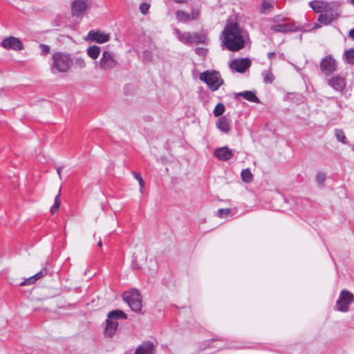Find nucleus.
<instances>
[{"instance_id": "4", "label": "nucleus", "mask_w": 354, "mask_h": 354, "mask_svg": "<svg viewBox=\"0 0 354 354\" xmlns=\"http://www.w3.org/2000/svg\"><path fill=\"white\" fill-rule=\"evenodd\" d=\"M123 299L133 311L136 313L141 311L142 296L138 290L133 289L129 292H126L123 295Z\"/></svg>"}, {"instance_id": "45", "label": "nucleus", "mask_w": 354, "mask_h": 354, "mask_svg": "<svg viewBox=\"0 0 354 354\" xmlns=\"http://www.w3.org/2000/svg\"><path fill=\"white\" fill-rule=\"evenodd\" d=\"M286 20V18L281 16V15H276L273 17L272 21L274 23H279V22H283Z\"/></svg>"}, {"instance_id": "19", "label": "nucleus", "mask_w": 354, "mask_h": 354, "mask_svg": "<svg viewBox=\"0 0 354 354\" xmlns=\"http://www.w3.org/2000/svg\"><path fill=\"white\" fill-rule=\"evenodd\" d=\"M338 17L337 12L321 13L318 17V21L324 25H328Z\"/></svg>"}, {"instance_id": "5", "label": "nucleus", "mask_w": 354, "mask_h": 354, "mask_svg": "<svg viewBox=\"0 0 354 354\" xmlns=\"http://www.w3.org/2000/svg\"><path fill=\"white\" fill-rule=\"evenodd\" d=\"M353 301L354 295L347 290H342L336 301L335 309L343 313L348 312L349 310V305H351Z\"/></svg>"}, {"instance_id": "52", "label": "nucleus", "mask_w": 354, "mask_h": 354, "mask_svg": "<svg viewBox=\"0 0 354 354\" xmlns=\"http://www.w3.org/2000/svg\"><path fill=\"white\" fill-rule=\"evenodd\" d=\"M348 3L353 5L354 6V0H348Z\"/></svg>"}, {"instance_id": "3", "label": "nucleus", "mask_w": 354, "mask_h": 354, "mask_svg": "<svg viewBox=\"0 0 354 354\" xmlns=\"http://www.w3.org/2000/svg\"><path fill=\"white\" fill-rule=\"evenodd\" d=\"M199 79L204 82L212 91H217L224 83L220 73L216 71H206L201 73Z\"/></svg>"}, {"instance_id": "43", "label": "nucleus", "mask_w": 354, "mask_h": 354, "mask_svg": "<svg viewBox=\"0 0 354 354\" xmlns=\"http://www.w3.org/2000/svg\"><path fill=\"white\" fill-rule=\"evenodd\" d=\"M329 3V8L328 7L327 8V10H324V13H330V12H337L334 9H333V7L335 6V2H328Z\"/></svg>"}, {"instance_id": "21", "label": "nucleus", "mask_w": 354, "mask_h": 354, "mask_svg": "<svg viewBox=\"0 0 354 354\" xmlns=\"http://www.w3.org/2000/svg\"><path fill=\"white\" fill-rule=\"evenodd\" d=\"M217 128L224 133H228L230 130V125L225 116L221 117L216 122Z\"/></svg>"}, {"instance_id": "33", "label": "nucleus", "mask_w": 354, "mask_h": 354, "mask_svg": "<svg viewBox=\"0 0 354 354\" xmlns=\"http://www.w3.org/2000/svg\"><path fill=\"white\" fill-rule=\"evenodd\" d=\"M335 133L338 141L344 144L346 143V138L342 129H335Z\"/></svg>"}, {"instance_id": "51", "label": "nucleus", "mask_w": 354, "mask_h": 354, "mask_svg": "<svg viewBox=\"0 0 354 354\" xmlns=\"http://www.w3.org/2000/svg\"><path fill=\"white\" fill-rule=\"evenodd\" d=\"M139 183V185L140 186V188H142L144 187V185H145V182L143 180L142 178H140V180L138 181Z\"/></svg>"}, {"instance_id": "11", "label": "nucleus", "mask_w": 354, "mask_h": 354, "mask_svg": "<svg viewBox=\"0 0 354 354\" xmlns=\"http://www.w3.org/2000/svg\"><path fill=\"white\" fill-rule=\"evenodd\" d=\"M327 84L334 90L342 92L346 87V79L340 75H336L331 78L328 79Z\"/></svg>"}, {"instance_id": "41", "label": "nucleus", "mask_w": 354, "mask_h": 354, "mask_svg": "<svg viewBox=\"0 0 354 354\" xmlns=\"http://www.w3.org/2000/svg\"><path fill=\"white\" fill-rule=\"evenodd\" d=\"M35 281H35V278L33 277V276H32V277L26 279L24 281L21 282L20 283V286H27V285L33 284Z\"/></svg>"}, {"instance_id": "38", "label": "nucleus", "mask_w": 354, "mask_h": 354, "mask_svg": "<svg viewBox=\"0 0 354 354\" xmlns=\"http://www.w3.org/2000/svg\"><path fill=\"white\" fill-rule=\"evenodd\" d=\"M230 212V209H228V208H222V209H219L218 211H217V216L220 217V218H223L226 216H227Z\"/></svg>"}, {"instance_id": "36", "label": "nucleus", "mask_w": 354, "mask_h": 354, "mask_svg": "<svg viewBox=\"0 0 354 354\" xmlns=\"http://www.w3.org/2000/svg\"><path fill=\"white\" fill-rule=\"evenodd\" d=\"M326 180V174L319 171L316 175V181L319 185H323Z\"/></svg>"}, {"instance_id": "30", "label": "nucleus", "mask_w": 354, "mask_h": 354, "mask_svg": "<svg viewBox=\"0 0 354 354\" xmlns=\"http://www.w3.org/2000/svg\"><path fill=\"white\" fill-rule=\"evenodd\" d=\"M262 76L263 82L266 84H272L274 80V76L270 68L267 71H263L262 72Z\"/></svg>"}, {"instance_id": "39", "label": "nucleus", "mask_w": 354, "mask_h": 354, "mask_svg": "<svg viewBox=\"0 0 354 354\" xmlns=\"http://www.w3.org/2000/svg\"><path fill=\"white\" fill-rule=\"evenodd\" d=\"M39 48L41 49V54L42 55H46L50 53V48L46 44H41L39 45Z\"/></svg>"}, {"instance_id": "2", "label": "nucleus", "mask_w": 354, "mask_h": 354, "mask_svg": "<svg viewBox=\"0 0 354 354\" xmlns=\"http://www.w3.org/2000/svg\"><path fill=\"white\" fill-rule=\"evenodd\" d=\"M52 58L53 63L50 65V70L54 74L68 71L73 64V59L69 53L59 51L55 52Z\"/></svg>"}, {"instance_id": "20", "label": "nucleus", "mask_w": 354, "mask_h": 354, "mask_svg": "<svg viewBox=\"0 0 354 354\" xmlns=\"http://www.w3.org/2000/svg\"><path fill=\"white\" fill-rule=\"evenodd\" d=\"M118 324H114L113 323L112 321L109 320V321H107L106 319L105 320V327H104V335L105 337H112L117 329H118Z\"/></svg>"}, {"instance_id": "44", "label": "nucleus", "mask_w": 354, "mask_h": 354, "mask_svg": "<svg viewBox=\"0 0 354 354\" xmlns=\"http://www.w3.org/2000/svg\"><path fill=\"white\" fill-rule=\"evenodd\" d=\"M195 53L198 55H205L207 53V49L198 47L195 49Z\"/></svg>"}, {"instance_id": "35", "label": "nucleus", "mask_w": 354, "mask_h": 354, "mask_svg": "<svg viewBox=\"0 0 354 354\" xmlns=\"http://www.w3.org/2000/svg\"><path fill=\"white\" fill-rule=\"evenodd\" d=\"M74 65L79 68H83L86 66L85 61L82 57H77L74 60Z\"/></svg>"}, {"instance_id": "23", "label": "nucleus", "mask_w": 354, "mask_h": 354, "mask_svg": "<svg viewBox=\"0 0 354 354\" xmlns=\"http://www.w3.org/2000/svg\"><path fill=\"white\" fill-rule=\"evenodd\" d=\"M223 339L222 338H213L209 340L205 341L203 342V347L202 349L210 348H218L219 349L222 348L221 346L215 345L214 343L223 342Z\"/></svg>"}, {"instance_id": "42", "label": "nucleus", "mask_w": 354, "mask_h": 354, "mask_svg": "<svg viewBox=\"0 0 354 354\" xmlns=\"http://www.w3.org/2000/svg\"><path fill=\"white\" fill-rule=\"evenodd\" d=\"M199 17H200V12L198 10H193L192 11L191 14H189L190 21L191 20H196L199 18Z\"/></svg>"}, {"instance_id": "22", "label": "nucleus", "mask_w": 354, "mask_h": 354, "mask_svg": "<svg viewBox=\"0 0 354 354\" xmlns=\"http://www.w3.org/2000/svg\"><path fill=\"white\" fill-rule=\"evenodd\" d=\"M175 33L179 41L185 44H192L190 32H181L178 29H175Z\"/></svg>"}, {"instance_id": "28", "label": "nucleus", "mask_w": 354, "mask_h": 354, "mask_svg": "<svg viewBox=\"0 0 354 354\" xmlns=\"http://www.w3.org/2000/svg\"><path fill=\"white\" fill-rule=\"evenodd\" d=\"M176 19L179 22L186 24L190 21L189 14L183 10H178L176 12Z\"/></svg>"}, {"instance_id": "26", "label": "nucleus", "mask_w": 354, "mask_h": 354, "mask_svg": "<svg viewBox=\"0 0 354 354\" xmlns=\"http://www.w3.org/2000/svg\"><path fill=\"white\" fill-rule=\"evenodd\" d=\"M274 8V4L268 0H263L259 7L261 14H267Z\"/></svg>"}, {"instance_id": "29", "label": "nucleus", "mask_w": 354, "mask_h": 354, "mask_svg": "<svg viewBox=\"0 0 354 354\" xmlns=\"http://www.w3.org/2000/svg\"><path fill=\"white\" fill-rule=\"evenodd\" d=\"M61 205V188L59 189L58 194L56 195L54 201L53 205L50 207V212L52 214H55Z\"/></svg>"}, {"instance_id": "15", "label": "nucleus", "mask_w": 354, "mask_h": 354, "mask_svg": "<svg viewBox=\"0 0 354 354\" xmlns=\"http://www.w3.org/2000/svg\"><path fill=\"white\" fill-rule=\"evenodd\" d=\"M214 156L222 161H227L232 157V152L227 147H223L215 150Z\"/></svg>"}, {"instance_id": "13", "label": "nucleus", "mask_w": 354, "mask_h": 354, "mask_svg": "<svg viewBox=\"0 0 354 354\" xmlns=\"http://www.w3.org/2000/svg\"><path fill=\"white\" fill-rule=\"evenodd\" d=\"M86 38L98 44H104L109 41L110 35L100 30H92L88 32Z\"/></svg>"}, {"instance_id": "10", "label": "nucleus", "mask_w": 354, "mask_h": 354, "mask_svg": "<svg viewBox=\"0 0 354 354\" xmlns=\"http://www.w3.org/2000/svg\"><path fill=\"white\" fill-rule=\"evenodd\" d=\"M251 66V61L249 58L235 59L230 64V68L238 72L244 73Z\"/></svg>"}, {"instance_id": "54", "label": "nucleus", "mask_w": 354, "mask_h": 354, "mask_svg": "<svg viewBox=\"0 0 354 354\" xmlns=\"http://www.w3.org/2000/svg\"><path fill=\"white\" fill-rule=\"evenodd\" d=\"M239 348H249L248 346H239L238 347Z\"/></svg>"}, {"instance_id": "1", "label": "nucleus", "mask_w": 354, "mask_h": 354, "mask_svg": "<svg viewBox=\"0 0 354 354\" xmlns=\"http://www.w3.org/2000/svg\"><path fill=\"white\" fill-rule=\"evenodd\" d=\"M223 43L225 48L232 52L238 51L245 46V40L241 30L236 23L227 25L223 30Z\"/></svg>"}, {"instance_id": "17", "label": "nucleus", "mask_w": 354, "mask_h": 354, "mask_svg": "<svg viewBox=\"0 0 354 354\" xmlns=\"http://www.w3.org/2000/svg\"><path fill=\"white\" fill-rule=\"evenodd\" d=\"M235 99L238 97H243L244 99L250 102L259 103L260 100L256 95L255 91H245L239 93H234Z\"/></svg>"}, {"instance_id": "12", "label": "nucleus", "mask_w": 354, "mask_h": 354, "mask_svg": "<svg viewBox=\"0 0 354 354\" xmlns=\"http://www.w3.org/2000/svg\"><path fill=\"white\" fill-rule=\"evenodd\" d=\"M90 4L89 0H75L71 6V12L73 16H81L86 10L88 5Z\"/></svg>"}, {"instance_id": "40", "label": "nucleus", "mask_w": 354, "mask_h": 354, "mask_svg": "<svg viewBox=\"0 0 354 354\" xmlns=\"http://www.w3.org/2000/svg\"><path fill=\"white\" fill-rule=\"evenodd\" d=\"M142 56H143V59L146 62H151L153 59V55L148 50H144V52L142 53Z\"/></svg>"}, {"instance_id": "6", "label": "nucleus", "mask_w": 354, "mask_h": 354, "mask_svg": "<svg viewBox=\"0 0 354 354\" xmlns=\"http://www.w3.org/2000/svg\"><path fill=\"white\" fill-rule=\"evenodd\" d=\"M319 68L326 76H330L337 71V62L331 55H328L322 59Z\"/></svg>"}, {"instance_id": "27", "label": "nucleus", "mask_w": 354, "mask_h": 354, "mask_svg": "<svg viewBox=\"0 0 354 354\" xmlns=\"http://www.w3.org/2000/svg\"><path fill=\"white\" fill-rule=\"evenodd\" d=\"M207 38L205 35L197 32L191 33L192 44H205Z\"/></svg>"}, {"instance_id": "16", "label": "nucleus", "mask_w": 354, "mask_h": 354, "mask_svg": "<svg viewBox=\"0 0 354 354\" xmlns=\"http://www.w3.org/2000/svg\"><path fill=\"white\" fill-rule=\"evenodd\" d=\"M127 315L122 310L116 309L109 312L107 321H112L114 324H118V319H127Z\"/></svg>"}, {"instance_id": "9", "label": "nucleus", "mask_w": 354, "mask_h": 354, "mask_svg": "<svg viewBox=\"0 0 354 354\" xmlns=\"http://www.w3.org/2000/svg\"><path fill=\"white\" fill-rule=\"evenodd\" d=\"M0 46L6 50H21L24 48L22 41L13 36L6 37L0 43Z\"/></svg>"}, {"instance_id": "46", "label": "nucleus", "mask_w": 354, "mask_h": 354, "mask_svg": "<svg viewBox=\"0 0 354 354\" xmlns=\"http://www.w3.org/2000/svg\"><path fill=\"white\" fill-rule=\"evenodd\" d=\"M133 175L134 178L138 180V181H139L140 180V178H142L141 175L136 171H133Z\"/></svg>"}, {"instance_id": "32", "label": "nucleus", "mask_w": 354, "mask_h": 354, "mask_svg": "<svg viewBox=\"0 0 354 354\" xmlns=\"http://www.w3.org/2000/svg\"><path fill=\"white\" fill-rule=\"evenodd\" d=\"M225 111V105L223 103H218L213 113L215 117L221 116Z\"/></svg>"}, {"instance_id": "18", "label": "nucleus", "mask_w": 354, "mask_h": 354, "mask_svg": "<svg viewBox=\"0 0 354 354\" xmlns=\"http://www.w3.org/2000/svg\"><path fill=\"white\" fill-rule=\"evenodd\" d=\"M309 6L315 13H322L329 8L328 2L322 1H313L309 2Z\"/></svg>"}, {"instance_id": "8", "label": "nucleus", "mask_w": 354, "mask_h": 354, "mask_svg": "<svg viewBox=\"0 0 354 354\" xmlns=\"http://www.w3.org/2000/svg\"><path fill=\"white\" fill-rule=\"evenodd\" d=\"M270 30L274 32L286 34L301 30V27L296 22L275 24L270 26Z\"/></svg>"}, {"instance_id": "7", "label": "nucleus", "mask_w": 354, "mask_h": 354, "mask_svg": "<svg viewBox=\"0 0 354 354\" xmlns=\"http://www.w3.org/2000/svg\"><path fill=\"white\" fill-rule=\"evenodd\" d=\"M117 65L118 61L114 58L113 53L108 50H104L99 61V68L101 70L110 71L115 68Z\"/></svg>"}, {"instance_id": "34", "label": "nucleus", "mask_w": 354, "mask_h": 354, "mask_svg": "<svg viewBox=\"0 0 354 354\" xmlns=\"http://www.w3.org/2000/svg\"><path fill=\"white\" fill-rule=\"evenodd\" d=\"M48 269L46 267L42 268L39 272L36 273L35 275H33V277L35 278V281H37L38 279H40L41 278L44 277V276L47 275L48 274Z\"/></svg>"}, {"instance_id": "24", "label": "nucleus", "mask_w": 354, "mask_h": 354, "mask_svg": "<svg viewBox=\"0 0 354 354\" xmlns=\"http://www.w3.org/2000/svg\"><path fill=\"white\" fill-rule=\"evenodd\" d=\"M100 47L96 45L89 46L87 48L86 53L89 57L93 59H96L100 54Z\"/></svg>"}, {"instance_id": "53", "label": "nucleus", "mask_w": 354, "mask_h": 354, "mask_svg": "<svg viewBox=\"0 0 354 354\" xmlns=\"http://www.w3.org/2000/svg\"><path fill=\"white\" fill-rule=\"evenodd\" d=\"M97 245H98V246H99V247H102V241H101V240H100V241H98Z\"/></svg>"}, {"instance_id": "47", "label": "nucleus", "mask_w": 354, "mask_h": 354, "mask_svg": "<svg viewBox=\"0 0 354 354\" xmlns=\"http://www.w3.org/2000/svg\"><path fill=\"white\" fill-rule=\"evenodd\" d=\"M275 55L274 52H269L267 55L268 59H272Z\"/></svg>"}, {"instance_id": "31", "label": "nucleus", "mask_w": 354, "mask_h": 354, "mask_svg": "<svg viewBox=\"0 0 354 354\" xmlns=\"http://www.w3.org/2000/svg\"><path fill=\"white\" fill-rule=\"evenodd\" d=\"M242 180L245 183H250L252 180L253 176L250 169H244L241 173Z\"/></svg>"}, {"instance_id": "14", "label": "nucleus", "mask_w": 354, "mask_h": 354, "mask_svg": "<svg viewBox=\"0 0 354 354\" xmlns=\"http://www.w3.org/2000/svg\"><path fill=\"white\" fill-rule=\"evenodd\" d=\"M135 354H156V346L151 341H145L136 349Z\"/></svg>"}, {"instance_id": "48", "label": "nucleus", "mask_w": 354, "mask_h": 354, "mask_svg": "<svg viewBox=\"0 0 354 354\" xmlns=\"http://www.w3.org/2000/svg\"><path fill=\"white\" fill-rule=\"evenodd\" d=\"M348 36L351 38H354V28L349 31Z\"/></svg>"}, {"instance_id": "37", "label": "nucleus", "mask_w": 354, "mask_h": 354, "mask_svg": "<svg viewBox=\"0 0 354 354\" xmlns=\"http://www.w3.org/2000/svg\"><path fill=\"white\" fill-rule=\"evenodd\" d=\"M149 8L150 4L145 2L142 3L139 7L140 12L143 15H147L149 12Z\"/></svg>"}, {"instance_id": "50", "label": "nucleus", "mask_w": 354, "mask_h": 354, "mask_svg": "<svg viewBox=\"0 0 354 354\" xmlns=\"http://www.w3.org/2000/svg\"><path fill=\"white\" fill-rule=\"evenodd\" d=\"M174 1L177 3H185L187 2V0H174Z\"/></svg>"}, {"instance_id": "49", "label": "nucleus", "mask_w": 354, "mask_h": 354, "mask_svg": "<svg viewBox=\"0 0 354 354\" xmlns=\"http://www.w3.org/2000/svg\"><path fill=\"white\" fill-rule=\"evenodd\" d=\"M63 167H59L57 168V172L59 176V178H62L61 177V173H62V170Z\"/></svg>"}, {"instance_id": "25", "label": "nucleus", "mask_w": 354, "mask_h": 354, "mask_svg": "<svg viewBox=\"0 0 354 354\" xmlns=\"http://www.w3.org/2000/svg\"><path fill=\"white\" fill-rule=\"evenodd\" d=\"M343 60L349 64H354V48L346 50L342 55Z\"/></svg>"}]
</instances>
